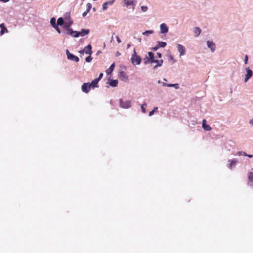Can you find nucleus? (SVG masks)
<instances>
[{
    "label": "nucleus",
    "instance_id": "obj_44",
    "mask_svg": "<svg viewBox=\"0 0 253 253\" xmlns=\"http://www.w3.org/2000/svg\"><path fill=\"white\" fill-rule=\"evenodd\" d=\"M88 13V12H87V11H86L84 12L82 14V16H83V17H84L86 16V15L87 14V13Z\"/></svg>",
    "mask_w": 253,
    "mask_h": 253
},
{
    "label": "nucleus",
    "instance_id": "obj_14",
    "mask_svg": "<svg viewBox=\"0 0 253 253\" xmlns=\"http://www.w3.org/2000/svg\"><path fill=\"white\" fill-rule=\"evenodd\" d=\"M177 50L178 51V52L179 53V55H180V57L182 56H184L185 55V48L184 47V46H183L181 44H178L177 45Z\"/></svg>",
    "mask_w": 253,
    "mask_h": 253
},
{
    "label": "nucleus",
    "instance_id": "obj_5",
    "mask_svg": "<svg viewBox=\"0 0 253 253\" xmlns=\"http://www.w3.org/2000/svg\"><path fill=\"white\" fill-rule=\"evenodd\" d=\"M119 103L120 107L122 108L128 109L131 106V102L130 100L124 101L120 99Z\"/></svg>",
    "mask_w": 253,
    "mask_h": 253
},
{
    "label": "nucleus",
    "instance_id": "obj_28",
    "mask_svg": "<svg viewBox=\"0 0 253 253\" xmlns=\"http://www.w3.org/2000/svg\"><path fill=\"white\" fill-rule=\"evenodd\" d=\"M157 44H158V46H159V47H165L166 45H167V43L166 42H162V41H157Z\"/></svg>",
    "mask_w": 253,
    "mask_h": 253
},
{
    "label": "nucleus",
    "instance_id": "obj_30",
    "mask_svg": "<svg viewBox=\"0 0 253 253\" xmlns=\"http://www.w3.org/2000/svg\"><path fill=\"white\" fill-rule=\"evenodd\" d=\"M147 106V104L146 103H144L141 106V111L143 113H145L146 112V107Z\"/></svg>",
    "mask_w": 253,
    "mask_h": 253
},
{
    "label": "nucleus",
    "instance_id": "obj_17",
    "mask_svg": "<svg viewBox=\"0 0 253 253\" xmlns=\"http://www.w3.org/2000/svg\"><path fill=\"white\" fill-rule=\"evenodd\" d=\"M206 121L205 119L202 120V127L205 131H210L212 129L211 127L206 123Z\"/></svg>",
    "mask_w": 253,
    "mask_h": 253
},
{
    "label": "nucleus",
    "instance_id": "obj_33",
    "mask_svg": "<svg viewBox=\"0 0 253 253\" xmlns=\"http://www.w3.org/2000/svg\"><path fill=\"white\" fill-rule=\"evenodd\" d=\"M148 7L146 6H142L141 7V9L143 12H145L148 10Z\"/></svg>",
    "mask_w": 253,
    "mask_h": 253
},
{
    "label": "nucleus",
    "instance_id": "obj_7",
    "mask_svg": "<svg viewBox=\"0 0 253 253\" xmlns=\"http://www.w3.org/2000/svg\"><path fill=\"white\" fill-rule=\"evenodd\" d=\"M238 163V160L236 158H234L233 159H230L228 161L227 167L231 170L233 169L234 167H235L236 165Z\"/></svg>",
    "mask_w": 253,
    "mask_h": 253
},
{
    "label": "nucleus",
    "instance_id": "obj_40",
    "mask_svg": "<svg viewBox=\"0 0 253 253\" xmlns=\"http://www.w3.org/2000/svg\"><path fill=\"white\" fill-rule=\"evenodd\" d=\"M116 39H117V42L119 43H120L121 42V40H120V39L119 38V36H116Z\"/></svg>",
    "mask_w": 253,
    "mask_h": 253
},
{
    "label": "nucleus",
    "instance_id": "obj_34",
    "mask_svg": "<svg viewBox=\"0 0 253 253\" xmlns=\"http://www.w3.org/2000/svg\"><path fill=\"white\" fill-rule=\"evenodd\" d=\"M55 30L56 31L59 33V34H61V31L60 30V29L59 28V26L56 25L55 26H54L53 27Z\"/></svg>",
    "mask_w": 253,
    "mask_h": 253
},
{
    "label": "nucleus",
    "instance_id": "obj_42",
    "mask_svg": "<svg viewBox=\"0 0 253 253\" xmlns=\"http://www.w3.org/2000/svg\"><path fill=\"white\" fill-rule=\"evenodd\" d=\"M157 57L159 58H161L162 57V54L159 52L157 53Z\"/></svg>",
    "mask_w": 253,
    "mask_h": 253
},
{
    "label": "nucleus",
    "instance_id": "obj_50",
    "mask_svg": "<svg viewBox=\"0 0 253 253\" xmlns=\"http://www.w3.org/2000/svg\"><path fill=\"white\" fill-rule=\"evenodd\" d=\"M163 80L164 81H167V79H166V78H163Z\"/></svg>",
    "mask_w": 253,
    "mask_h": 253
},
{
    "label": "nucleus",
    "instance_id": "obj_18",
    "mask_svg": "<svg viewBox=\"0 0 253 253\" xmlns=\"http://www.w3.org/2000/svg\"><path fill=\"white\" fill-rule=\"evenodd\" d=\"M114 1H115L114 0H112L107 1V2H105V3H104L102 5V9H103V10H106L107 9V8H108V5H112L114 3Z\"/></svg>",
    "mask_w": 253,
    "mask_h": 253
},
{
    "label": "nucleus",
    "instance_id": "obj_16",
    "mask_svg": "<svg viewBox=\"0 0 253 253\" xmlns=\"http://www.w3.org/2000/svg\"><path fill=\"white\" fill-rule=\"evenodd\" d=\"M246 74L245 76L244 82H246L253 75V71L249 68H246Z\"/></svg>",
    "mask_w": 253,
    "mask_h": 253
},
{
    "label": "nucleus",
    "instance_id": "obj_41",
    "mask_svg": "<svg viewBox=\"0 0 253 253\" xmlns=\"http://www.w3.org/2000/svg\"><path fill=\"white\" fill-rule=\"evenodd\" d=\"M248 56L247 55H246L245 56V60H244V61H245V63L246 64L248 62Z\"/></svg>",
    "mask_w": 253,
    "mask_h": 253
},
{
    "label": "nucleus",
    "instance_id": "obj_37",
    "mask_svg": "<svg viewBox=\"0 0 253 253\" xmlns=\"http://www.w3.org/2000/svg\"><path fill=\"white\" fill-rule=\"evenodd\" d=\"M92 60V58L91 57V55H89V56L86 58L85 61L87 62H90Z\"/></svg>",
    "mask_w": 253,
    "mask_h": 253
},
{
    "label": "nucleus",
    "instance_id": "obj_9",
    "mask_svg": "<svg viewBox=\"0 0 253 253\" xmlns=\"http://www.w3.org/2000/svg\"><path fill=\"white\" fill-rule=\"evenodd\" d=\"M91 88V87L89 84V82L84 83L81 86L82 91L85 93H88Z\"/></svg>",
    "mask_w": 253,
    "mask_h": 253
},
{
    "label": "nucleus",
    "instance_id": "obj_43",
    "mask_svg": "<svg viewBox=\"0 0 253 253\" xmlns=\"http://www.w3.org/2000/svg\"><path fill=\"white\" fill-rule=\"evenodd\" d=\"M10 0H0V2H2L3 3H7Z\"/></svg>",
    "mask_w": 253,
    "mask_h": 253
},
{
    "label": "nucleus",
    "instance_id": "obj_38",
    "mask_svg": "<svg viewBox=\"0 0 253 253\" xmlns=\"http://www.w3.org/2000/svg\"><path fill=\"white\" fill-rule=\"evenodd\" d=\"M103 73H101L99 75V77L97 78H96V79L99 82L101 79L102 78V76H103Z\"/></svg>",
    "mask_w": 253,
    "mask_h": 253
},
{
    "label": "nucleus",
    "instance_id": "obj_36",
    "mask_svg": "<svg viewBox=\"0 0 253 253\" xmlns=\"http://www.w3.org/2000/svg\"><path fill=\"white\" fill-rule=\"evenodd\" d=\"M168 57L169 60H173L174 63L176 62V61L174 59L173 56L172 55H171V54L169 55L168 56Z\"/></svg>",
    "mask_w": 253,
    "mask_h": 253
},
{
    "label": "nucleus",
    "instance_id": "obj_29",
    "mask_svg": "<svg viewBox=\"0 0 253 253\" xmlns=\"http://www.w3.org/2000/svg\"><path fill=\"white\" fill-rule=\"evenodd\" d=\"M50 24H51V25H52V26L53 27H54V26H55L57 25V23H56V19H55V18L53 17V18H52L50 19Z\"/></svg>",
    "mask_w": 253,
    "mask_h": 253
},
{
    "label": "nucleus",
    "instance_id": "obj_3",
    "mask_svg": "<svg viewBox=\"0 0 253 253\" xmlns=\"http://www.w3.org/2000/svg\"><path fill=\"white\" fill-rule=\"evenodd\" d=\"M131 61L132 64L134 65H138L141 63V57L137 55L135 48L133 49V53L132 54L131 57Z\"/></svg>",
    "mask_w": 253,
    "mask_h": 253
},
{
    "label": "nucleus",
    "instance_id": "obj_8",
    "mask_svg": "<svg viewBox=\"0 0 253 253\" xmlns=\"http://www.w3.org/2000/svg\"><path fill=\"white\" fill-rule=\"evenodd\" d=\"M66 53L67 59L69 60L74 61L76 62H78L79 61V59L77 56L70 53L68 49L66 50Z\"/></svg>",
    "mask_w": 253,
    "mask_h": 253
},
{
    "label": "nucleus",
    "instance_id": "obj_11",
    "mask_svg": "<svg viewBox=\"0 0 253 253\" xmlns=\"http://www.w3.org/2000/svg\"><path fill=\"white\" fill-rule=\"evenodd\" d=\"M80 53L81 54L85 53L86 54L91 55L92 52V46L90 44L86 46L84 49L80 50Z\"/></svg>",
    "mask_w": 253,
    "mask_h": 253
},
{
    "label": "nucleus",
    "instance_id": "obj_32",
    "mask_svg": "<svg viewBox=\"0 0 253 253\" xmlns=\"http://www.w3.org/2000/svg\"><path fill=\"white\" fill-rule=\"evenodd\" d=\"M86 6H87V10H86L87 12H89L92 8V5L91 3H88L86 4Z\"/></svg>",
    "mask_w": 253,
    "mask_h": 253
},
{
    "label": "nucleus",
    "instance_id": "obj_10",
    "mask_svg": "<svg viewBox=\"0 0 253 253\" xmlns=\"http://www.w3.org/2000/svg\"><path fill=\"white\" fill-rule=\"evenodd\" d=\"M207 47L210 49L212 53L214 52L216 50L215 44L212 41L208 40L206 42Z\"/></svg>",
    "mask_w": 253,
    "mask_h": 253
},
{
    "label": "nucleus",
    "instance_id": "obj_31",
    "mask_svg": "<svg viewBox=\"0 0 253 253\" xmlns=\"http://www.w3.org/2000/svg\"><path fill=\"white\" fill-rule=\"evenodd\" d=\"M158 110V107H155L153 109V110H152L151 111H150L149 113V116H152L154 113Z\"/></svg>",
    "mask_w": 253,
    "mask_h": 253
},
{
    "label": "nucleus",
    "instance_id": "obj_12",
    "mask_svg": "<svg viewBox=\"0 0 253 253\" xmlns=\"http://www.w3.org/2000/svg\"><path fill=\"white\" fill-rule=\"evenodd\" d=\"M124 2L126 7L129 6H133L134 8L136 4L137 1L134 0H124Z\"/></svg>",
    "mask_w": 253,
    "mask_h": 253
},
{
    "label": "nucleus",
    "instance_id": "obj_21",
    "mask_svg": "<svg viewBox=\"0 0 253 253\" xmlns=\"http://www.w3.org/2000/svg\"><path fill=\"white\" fill-rule=\"evenodd\" d=\"M98 81L96 79H95L91 83H89V84L91 88H94L95 87H98Z\"/></svg>",
    "mask_w": 253,
    "mask_h": 253
},
{
    "label": "nucleus",
    "instance_id": "obj_45",
    "mask_svg": "<svg viewBox=\"0 0 253 253\" xmlns=\"http://www.w3.org/2000/svg\"><path fill=\"white\" fill-rule=\"evenodd\" d=\"M249 123H250L251 125L253 126V119H251V120H250V121H249Z\"/></svg>",
    "mask_w": 253,
    "mask_h": 253
},
{
    "label": "nucleus",
    "instance_id": "obj_24",
    "mask_svg": "<svg viewBox=\"0 0 253 253\" xmlns=\"http://www.w3.org/2000/svg\"><path fill=\"white\" fill-rule=\"evenodd\" d=\"M114 67H115V63H113V64H112L111 65L110 67L107 70H106V74L107 75L110 74L113 72V71L114 69Z\"/></svg>",
    "mask_w": 253,
    "mask_h": 253
},
{
    "label": "nucleus",
    "instance_id": "obj_25",
    "mask_svg": "<svg viewBox=\"0 0 253 253\" xmlns=\"http://www.w3.org/2000/svg\"><path fill=\"white\" fill-rule=\"evenodd\" d=\"M0 27L1 28V29L0 31L1 35L4 34L5 33L8 32V30H7V28L4 26V24H1L0 25Z\"/></svg>",
    "mask_w": 253,
    "mask_h": 253
},
{
    "label": "nucleus",
    "instance_id": "obj_48",
    "mask_svg": "<svg viewBox=\"0 0 253 253\" xmlns=\"http://www.w3.org/2000/svg\"><path fill=\"white\" fill-rule=\"evenodd\" d=\"M130 47H131L130 44L129 43V44H127V46H126L127 49H129Z\"/></svg>",
    "mask_w": 253,
    "mask_h": 253
},
{
    "label": "nucleus",
    "instance_id": "obj_49",
    "mask_svg": "<svg viewBox=\"0 0 253 253\" xmlns=\"http://www.w3.org/2000/svg\"><path fill=\"white\" fill-rule=\"evenodd\" d=\"M137 40H138V42H139L140 43H141V41H142L141 38H138V39H137Z\"/></svg>",
    "mask_w": 253,
    "mask_h": 253
},
{
    "label": "nucleus",
    "instance_id": "obj_13",
    "mask_svg": "<svg viewBox=\"0 0 253 253\" xmlns=\"http://www.w3.org/2000/svg\"><path fill=\"white\" fill-rule=\"evenodd\" d=\"M160 33L163 34H166L169 30V28L166 24L163 23L160 25Z\"/></svg>",
    "mask_w": 253,
    "mask_h": 253
},
{
    "label": "nucleus",
    "instance_id": "obj_4",
    "mask_svg": "<svg viewBox=\"0 0 253 253\" xmlns=\"http://www.w3.org/2000/svg\"><path fill=\"white\" fill-rule=\"evenodd\" d=\"M63 34H68L71 35L73 37L77 38L79 37V31H74L72 28H70L67 30H64L63 31Z\"/></svg>",
    "mask_w": 253,
    "mask_h": 253
},
{
    "label": "nucleus",
    "instance_id": "obj_20",
    "mask_svg": "<svg viewBox=\"0 0 253 253\" xmlns=\"http://www.w3.org/2000/svg\"><path fill=\"white\" fill-rule=\"evenodd\" d=\"M118 81L117 80H109V84L110 86L112 87H116L118 85Z\"/></svg>",
    "mask_w": 253,
    "mask_h": 253
},
{
    "label": "nucleus",
    "instance_id": "obj_19",
    "mask_svg": "<svg viewBox=\"0 0 253 253\" xmlns=\"http://www.w3.org/2000/svg\"><path fill=\"white\" fill-rule=\"evenodd\" d=\"M90 30L88 29H82L81 31H79L80 36H84L89 33Z\"/></svg>",
    "mask_w": 253,
    "mask_h": 253
},
{
    "label": "nucleus",
    "instance_id": "obj_23",
    "mask_svg": "<svg viewBox=\"0 0 253 253\" xmlns=\"http://www.w3.org/2000/svg\"><path fill=\"white\" fill-rule=\"evenodd\" d=\"M64 24H65V22H64V18L62 17H59L57 19V25H58V26H63V27H64Z\"/></svg>",
    "mask_w": 253,
    "mask_h": 253
},
{
    "label": "nucleus",
    "instance_id": "obj_26",
    "mask_svg": "<svg viewBox=\"0 0 253 253\" xmlns=\"http://www.w3.org/2000/svg\"><path fill=\"white\" fill-rule=\"evenodd\" d=\"M154 31L152 30H146L142 33V35L145 36H149L150 34H153Z\"/></svg>",
    "mask_w": 253,
    "mask_h": 253
},
{
    "label": "nucleus",
    "instance_id": "obj_22",
    "mask_svg": "<svg viewBox=\"0 0 253 253\" xmlns=\"http://www.w3.org/2000/svg\"><path fill=\"white\" fill-rule=\"evenodd\" d=\"M193 32L195 37H198L201 33V30L199 27H194L193 29Z\"/></svg>",
    "mask_w": 253,
    "mask_h": 253
},
{
    "label": "nucleus",
    "instance_id": "obj_35",
    "mask_svg": "<svg viewBox=\"0 0 253 253\" xmlns=\"http://www.w3.org/2000/svg\"><path fill=\"white\" fill-rule=\"evenodd\" d=\"M237 155L238 156L243 155L245 156L246 155H247V154L246 152L243 151H238L237 153Z\"/></svg>",
    "mask_w": 253,
    "mask_h": 253
},
{
    "label": "nucleus",
    "instance_id": "obj_15",
    "mask_svg": "<svg viewBox=\"0 0 253 253\" xmlns=\"http://www.w3.org/2000/svg\"><path fill=\"white\" fill-rule=\"evenodd\" d=\"M248 184L251 187H253V173L252 172L248 173Z\"/></svg>",
    "mask_w": 253,
    "mask_h": 253
},
{
    "label": "nucleus",
    "instance_id": "obj_27",
    "mask_svg": "<svg viewBox=\"0 0 253 253\" xmlns=\"http://www.w3.org/2000/svg\"><path fill=\"white\" fill-rule=\"evenodd\" d=\"M120 78H121L123 80H127L128 78V76L124 72H121L120 73Z\"/></svg>",
    "mask_w": 253,
    "mask_h": 253
},
{
    "label": "nucleus",
    "instance_id": "obj_1",
    "mask_svg": "<svg viewBox=\"0 0 253 253\" xmlns=\"http://www.w3.org/2000/svg\"><path fill=\"white\" fill-rule=\"evenodd\" d=\"M144 63L145 64H148L149 63H155L156 65L153 67L154 69H157L158 67H161L163 63V60H155L154 59V54L152 52H149L148 55L145 57L144 59Z\"/></svg>",
    "mask_w": 253,
    "mask_h": 253
},
{
    "label": "nucleus",
    "instance_id": "obj_51",
    "mask_svg": "<svg viewBox=\"0 0 253 253\" xmlns=\"http://www.w3.org/2000/svg\"><path fill=\"white\" fill-rule=\"evenodd\" d=\"M251 170L253 171V168H252V169H251Z\"/></svg>",
    "mask_w": 253,
    "mask_h": 253
},
{
    "label": "nucleus",
    "instance_id": "obj_39",
    "mask_svg": "<svg viewBox=\"0 0 253 253\" xmlns=\"http://www.w3.org/2000/svg\"><path fill=\"white\" fill-rule=\"evenodd\" d=\"M159 46H158V44H157L153 48V50L154 51H156L159 48Z\"/></svg>",
    "mask_w": 253,
    "mask_h": 253
},
{
    "label": "nucleus",
    "instance_id": "obj_6",
    "mask_svg": "<svg viewBox=\"0 0 253 253\" xmlns=\"http://www.w3.org/2000/svg\"><path fill=\"white\" fill-rule=\"evenodd\" d=\"M158 83L159 84H161L163 87H174L176 89H178L179 88V84H167L166 83L162 82V81L160 80L158 81Z\"/></svg>",
    "mask_w": 253,
    "mask_h": 253
},
{
    "label": "nucleus",
    "instance_id": "obj_47",
    "mask_svg": "<svg viewBox=\"0 0 253 253\" xmlns=\"http://www.w3.org/2000/svg\"><path fill=\"white\" fill-rule=\"evenodd\" d=\"M245 156L248 157L249 158H252L253 157V155H250V154H247V155H246Z\"/></svg>",
    "mask_w": 253,
    "mask_h": 253
},
{
    "label": "nucleus",
    "instance_id": "obj_2",
    "mask_svg": "<svg viewBox=\"0 0 253 253\" xmlns=\"http://www.w3.org/2000/svg\"><path fill=\"white\" fill-rule=\"evenodd\" d=\"M63 18L65 22L64 28L65 29V30H67L71 27V25L73 23V21L71 18L70 13L69 12L66 13Z\"/></svg>",
    "mask_w": 253,
    "mask_h": 253
},
{
    "label": "nucleus",
    "instance_id": "obj_46",
    "mask_svg": "<svg viewBox=\"0 0 253 253\" xmlns=\"http://www.w3.org/2000/svg\"><path fill=\"white\" fill-rule=\"evenodd\" d=\"M116 56H119L121 55V53H120L119 52L117 51L116 52Z\"/></svg>",
    "mask_w": 253,
    "mask_h": 253
}]
</instances>
